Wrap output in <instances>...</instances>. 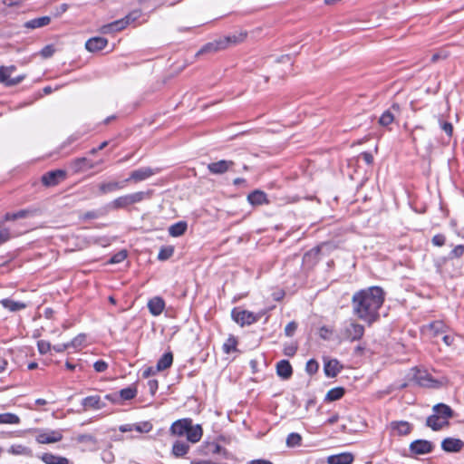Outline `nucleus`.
Segmentation results:
<instances>
[{
  "mask_svg": "<svg viewBox=\"0 0 464 464\" xmlns=\"http://www.w3.org/2000/svg\"><path fill=\"white\" fill-rule=\"evenodd\" d=\"M384 301V291L371 286L354 293L352 298L353 313L358 318L372 324L379 318V309Z\"/></svg>",
  "mask_w": 464,
  "mask_h": 464,
  "instance_id": "1",
  "label": "nucleus"
},
{
  "mask_svg": "<svg viewBox=\"0 0 464 464\" xmlns=\"http://www.w3.org/2000/svg\"><path fill=\"white\" fill-rule=\"evenodd\" d=\"M169 433L178 437L186 436L188 441L197 443L202 438L203 430L199 424L193 425L191 419L184 418L179 419L171 424Z\"/></svg>",
  "mask_w": 464,
  "mask_h": 464,
  "instance_id": "2",
  "label": "nucleus"
},
{
  "mask_svg": "<svg viewBox=\"0 0 464 464\" xmlns=\"http://www.w3.org/2000/svg\"><path fill=\"white\" fill-rule=\"evenodd\" d=\"M232 319L238 324L240 326L250 325L257 322L261 315L256 314L247 310H241L238 307H235L231 312Z\"/></svg>",
  "mask_w": 464,
  "mask_h": 464,
  "instance_id": "3",
  "label": "nucleus"
},
{
  "mask_svg": "<svg viewBox=\"0 0 464 464\" xmlns=\"http://www.w3.org/2000/svg\"><path fill=\"white\" fill-rule=\"evenodd\" d=\"M363 334L364 326L353 321L345 324L343 333V337L351 342L360 340Z\"/></svg>",
  "mask_w": 464,
  "mask_h": 464,
  "instance_id": "4",
  "label": "nucleus"
},
{
  "mask_svg": "<svg viewBox=\"0 0 464 464\" xmlns=\"http://www.w3.org/2000/svg\"><path fill=\"white\" fill-rule=\"evenodd\" d=\"M66 177V172L63 169H54L46 172L42 177V182L46 187L58 185Z\"/></svg>",
  "mask_w": 464,
  "mask_h": 464,
  "instance_id": "5",
  "label": "nucleus"
},
{
  "mask_svg": "<svg viewBox=\"0 0 464 464\" xmlns=\"http://www.w3.org/2000/svg\"><path fill=\"white\" fill-rule=\"evenodd\" d=\"M434 445L426 440H416L410 444V451L415 455H423L431 452Z\"/></svg>",
  "mask_w": 464,
  "mask_h": 464,
  "instance_id": "6",
  "label": "nucleus"
},
{
  "mask_svg": "<svg viewBox=\"0 0 464 464\" xmlns=\"http://www.w3.org/2000/svg\"><path fill=\"white\" fill-rule=\"evenodd\" d=\"M156 173L157 171L150 167L140 168L131 171L130 177L125 179V182L128 183L131 180L134 182H140L149 179Z\"/></svg>",
  "mask_w": 464,
  "mask_h": 464,
  "instance_id": "7",
  "label": "nucleus"
},
{
  "mask_svg": "<svg viewBox=\"0 0 464 464\" xmlns=\"http://www.w3.org/2000/svg\"><path fill=\"white\" fill-rule=\"evenodd\" d=\"M235 162L232 160H220L216 162H211L208 165V169L211 174L221 175L228 171Z\"/></svg>",
  "mask_w": 464,
  "mask_h": 464,
  "instance_id": "8",
  "label": "nucleus"
},
{
  "mask_svg": "<svg viewBox=\"0 0 464 464\" xmlns=\"http://www.w3.org/2000/svg\"><path fill=\"white\" fill-rule=\"evenodd\" d=\"M126 182L123 181H106L98 185V195H107L121 190L125 188Z\"/></svg>",
  "mask_w": 464,
  "mask_h": 464,
  "instance_id": "9",
  "label": "nucleus"
},
{
  "mask_svg": "<svg viewBox=\"0 0 464 464\" xmlns=\"http://www.w3.org/2000/svg\"><path fill=\"white\" fill-rule=\"evenodd\" d=\"M412 381H414L418 385L422 387H435L437 381L432 379V377L426 372L416 370L412 376Z\"/></svg>",
  "mask_w": 464,
  "mask_h": 464,
  "instance_id": "10",
  "label": "nucleus"
},
{
  "mask_svg": "<svg viewBox=\"0 0 464 464\" xmlns=\"http://www.w3.org/2000/svg\"><path fill=\"white\" fill-rule=\"evenodd\" d=\"M464 448V441L456 438H446L441 441V449L446 452H459Z\"/></svg>",
  "mask_w": 464,
  "mask_h": 464,
  "instance_id": "11",
  "label": "nucleus"
},
{
  "mask_svg": "<svg viewBox=\"0 0 464 464\" xmlns=\"http://www.w3.org/2000/svg\"><path fill=\"white\" fill-rule=\"evenodd\" d=\"M390 428L392 435L404 436L408 435L412 430V425L405 420H395L392 421Z\"/></svg>",
  "mask_w": 464,
  "mask_h": 464,
  "instance_id": "12",
  "label": "nucleus"
},
{
  "mask_svg": "<svg viewBox=\"0 0 464 464\" xmlns=\"http://www.w3.org/2000/svg\"><path fill=\"white\" fill-rule=\"evenodd\" d=\"M247 201L252 206H261L265 204H269V200L267 198V195L260 189H256L248 194Z\"/></svg>",
  "mask_w": 464,
  "mask_h": 464,
  "instance_id": "13",
  "label": "nucleus"
},
{
  "mask_svg": "<svg viewBox=\"0 0 464 464\" xmlns=\"http://www.w3.org/2000/svg\"><path fill=\"white\" fill-rule=\"evenodd\" d=\"M107 44H108V40L106 38H103L101 36H96V37L90 38L85 43V48L89 52L94 53V52H98V51H101L103 48H105Z\"/></svg>",
  "mask_w": 464,
  "mask_h": 464,
  "instance_id": "14",
  "label": "nucleus"
},
{
  "mask_svg": "<svg viewBox=\"0 0 464 464\" xmlns=\"http://www.w3.org/2000/svg\"><path fill=\"white\" fill-rule=\"evenodd\" d=\"M37 213H38V210L35 208L21 209L15 213H6L5 215L4 220L11 221V220H16V219H20V218H33V217L36 216Z\"/></svg>",
  "mask_w": 464,
  "mask_h": 464,
  "instance_id": "15",
  "label": "nucleus"
},
{
  "mask_svg": "<svg viewBox=\"0 0 464 464\" xmlns=\"http://www.w3.org/2000/svg\"><path fill=\"white\" fill-rule=\"evenodd\" d=\"M449 424H450L449 420L440 419V417L438 416L434 412H433V414H431L430 416H429L426 419V423H425V425L427 427L430 428L434 431L440 430L441 429H443L445 426H448Z\"/></svg>",
  "mask_w": 464,
  "mask_h": 464,
  "instance_id": "16",
  "label": "nucleus"
},
{
  "mask_svg": "<svg viewBox=\"0 0 464 464\" xmlns=\"http://www.w3.org/2000/svg\"><path fill=\"white\" fill-rule=\"evenodd\" d=\"M354 457L350 452L331 455L327 458L328 464H352Z\"/></svg>",
  "mask_w": 464,
  "mask_h": 464,
  "instance_id": "17",
  "label": "nucleus"
},
{
  "mask_svg": "<svg viewBox=\"0 0 464 464\" xmlns=\"http://www.w3.org/2000/svg\"><path fill=\"white\" fill-rule=\"evenodd\" d=\"M276 373L284 380H288L293 375V368L289 361L281 360L276 363Z\"/></svg>",
  "mask_w": 464,
  "mask_h": 464,
  "instance_id": "18",
  "label": "nucleus"
},
{
  "mask_svg": "<svg viewBox=\"0 0 464 464\" xmlns=\"http://www.w3.org/2000/svg\"><path fill=\"white\" fill-rule=\"evenodd\" d=\"M342 365L336 359L324 362V372L328 378L335 377L342 370Z\"/></svg>",
  "mask_w": 464,
  "mask_h": 464,
  "instance_id": "19",
  "label": "nucleus"
},
{
  "mask_svg": "<svg viewBox=\"0 0 464 464\" xmlns=\"http://www.w3.org/2000/svg\"><path fill=\"white\" fill-rule=\"evenodd\" d=\"M223 50L222 48V43H220V40H215L213 42H209L206 44H204L195 54L196 57H198L203 54L207 53H214L218 51Z\"/></svg>",
  "mask_w": 464,
  "mask_h": 464,
  "instance_id": "20",
  "label": "nucleus"
},
{
  "mask_svg": "<svg viewBox=\"0 0 464 464\" xmlns=\"http://www.w3.org/2000/svg\"><path fill=\"white\" fill-rule=\"evenodd\" d=\"M63 439V435L60 431L52 430L47 433H42L37 436L36 440L41 444H50L58 442Z\"/></svg>",
  "mask_w": 464,
  "mask_h": 464,
  "instance_id": "21",
  "label": "nucleus"
},
{
  "mask_svg": "<svg viewBox=\"0 0 464 464\" xmlns=\"http://www.w3.org/2000/svg\"><path fill=\"white\" fill-rule=\"evenodd\" d=\"M165 307V302L161 297L156 296L149 300L148 308L150 313L154 315H160Z\"/></svg>",
  "mask_w": 464,
  "mask_h": 464,
  "instance_id": "22",
  "label": "nucleus"
},
{
  "mask_svg": "<svg viewBox=\"0 0 464 464\" xmlns=\"http://www.w3.org/2000/svg\"><path fill=\"white\" fill-rule=\"evenodd\" d=\"M432 411L442 420H449L454 415L453 410L445 403H437L432 407Z\"/></svg>",
  "mask_w": 464,
  "mask_h": 464,
  "instance_id": "23",
  "label": "nucleus"
},
{
  "mask_svg": "<svg viewBox=\"0 0 464 464\" xmlns=\"http://www.w3.org/2000/svg\"><path fill=\"white\" fill-rule=\"evenodd\" d=\"M246 37V33H240L238 34H231L225 36L223 38H219L220 43H222L223 50L227 48L230 45H235L239 43H242Z\"/></svg>",
  "mask_w": 464,
  "mask_h": 464,
  "instance_id": "24",
  "label": "nucleus"
},
{
  "mask_svg": "<svg viewBox=\"0 0 464 464\" xmlns=\"http://www.w3.org/2000/svg\"><path fill=\"white\" fill-rule=\"evenodd\" d=\"M426 331L432 336L437 337L444 334L447 331V326L442 321H435L426 326Z\"/></svg>",
  "mask_w": 464,
  "mask_h": 464,
  "instance_id": "25",
  "label": "nucleus"
},
{
  "mask_svg": "<svg viewBox=\"0 0 464 464\" xmlns=\"http://www.w3.org/2000/svg\"><path fill=\"white\" fill-rule=\"evenodd\" d=\"M50 22H51L50 16H42V17H38V18H34V19H32L29 21H26L24 24V27L30 29V30H34L36 28H41V27L46 26L50 24Z\"/></svg>",
  "mask_w": 464,
  "mask_h": 464,
  "instance_id": "26",
  "label": "nucleus"
},
{
  "mask_svg": "<svg viewBox=\"0 0 464 464\" xmlns=\"http://www.w3.org/2000/svg\"><path fill=\"white\" fill-rule=\"evenodd\" d=\"M392 111H399L400 106L398 104H393L390 109L385 111L379 119V123L382 126H388L394 121V114Z\"/></svg>",
  "mask_w": 464,
  "mask_h": 464,
  "instance_id": "27",
  "label": "nucleus"
},
{
  "mask_svg": "<svg viewBox=\"0 0 464 464\" xmlns=\"http://www.w3.org/2000/svg\"><path fill=\"white\" fill-rule=\"evenodd\" d=\"M0 304L11 312H17L24 309L27 305L24 302L14 301L10 298H5L0 301Z\"/></svg>",
  "mask_w": 464,
  "mask_h": 464,
  "instance_id": "28",
  "label": "nucleus"
},
{
  "mask_svg": "<svg viewBox=\"0 0 464 464\" xmlns=\"http://www.w3.org/2000/svg\"><path fill=\"white\" fill-rule=\"evenodd\" d=\"M188 450L189 445L187 442L182 440H176L173 443L171 453L176 458H181L188 452Z\"/></svg>",
  "mask_w": 464,
  "mask_h": 464,
  "instance_id": "29",
  "label": "nucleus"
},
{
  "mask_svg": "<svg viewBox=\"0 0 464 464\" xmlns=\"http://www.w3.org/2000/svg\"><path fill=\"white\" fill-rule=\"evenodd\" d=\"M129 206H130V203L128 194L118 197L108 204V208L113 210L127 208Z\"/></svg>",
  "mask_w": 464,
  "mask_h": 464,
  "instance_id": "30",
  "label": "nucleus"
},
{
  "mask_svg": "<svg viewBox=\"0 0 464 464\" xmlns=\"http://www.w3.org/2000/svg\"><path fill=\"white\" fill-rule=\"evenodd\" d=\"M41 459L45 464H69V459L65 457L56 456L52 453H44Z\"/></svg>",
  "mask_w": 464,
  "mask_h": 464,
  "instance_id": "31",
  "label": "nucleus"
},
{
  "mask_svg": "<svg viewBox=\"0 0 464 464\" xmlns=\"http://www.w3.org/2000/svg\"><path fill=\"white\" fill-rule=\"evenodd\" d=\"M188 228L186 221H179L169 227V234L173 237L182 236Z\"/></svg>",
  "mask_w": 464,
  "mask_h": 464,
  "instance_id": "32",
  "label": "nucleus"
},
{
  "mask_svg": "<svg viewBox=\"0 0 464 464\" xmlns=\"http://www.w3.org/2000/svg\"><path fill=\"white\" fill-rule=\"evenodd\" d=\"M82 405L85 409H101L104 406V404L101 401V397L97 395L85 397L82 401Z\"/></svg>",
  "mask_w": 464,
  "mask_h": 464,
  "instance_id": "33",
  "label": "nucleus"
},
{
  "mask_svg": "<svg viewBox=\"0 0 464 464\" xmlns=\"http://www.w3.org/2000/svg\"><path fill=\"white\" fill-rule=\"evenodd\" d=\"M121 19L116 20L112 23L105 24L102 27V34H111L123 30L126 26Z\"/></svg>",
  "mask_w": 464,
  "mask_h": 464,
  "instance_id": "34",
  "label": "nucleus"
},
{
  "mask_svg": "<svg viewBox=\"0 0 464 464\" xmlns=\"http://www.w3.org/2000/svg\"><path fill=\"white\" fill-rule=\"evenodd\" d=\"M173 362V354L171 352L165 353L157 362V370L164 371L169 368Z\"/></svg>",
  "mask_w": 464,
  "mask_h": 464,
  "instance_id": "35",
  "label": "nucleus"
},
{
  "mask_svg": "<svg viewBox=\"0 0 464 464\" xmlns=\"http://www.w3.org/2000/svg\"><path fill=\"white\" fill-rule=\"evenodd\" d=\"M136 395L137 388L134 385L128 386L118 392V397H120L121 401L131 400Z\"/></svg>",
  "mask_w": 464,
  "mask_h": 464,
  "instance_id": "36",
  "label": "nucleus"
},
{
  "mask_svg": "<svg viewBox=\"0 0 464 464\" xmlns=\"http://www.w3.org/2000/svg\"><path fill=\"white\" fill-rule=\"evenodd\" d=\"M345 393V390L343 387H335L328 391L325 396V401H334L340 400Z\"/></svg>",
  "mask_w": 464,
  "mask_h": 464,
  "instance_id": "37",
  "label": "nucleus"
},
{
  "mask_svg": "<svg viewBox=\"0 0 464 464\" xmlns=\"http://www.w3.org/2000/svg\"><path fill=\"white\" fill-rule=\"evenodd\" d=\"M150 191H138L131 194H128L130 205L141 202L145 198H150Z\"/></svg>",
  "mask_w": 464,
  "mask_h": 464,
  "instance_id": "38",
  "label": "nucleus"
},
{
  "mask_svg": "<svg viewBox=\"0 0 464 464\" xmlns=\"http://www.w3.org/2000/svg\"><path fill=\"white\" fill-rule=\"evenodd\" d=\"M464 255V246L458 245L456 246L446 257L441 258L442 263H445L447 260H452L455 258H460Z\"/></svg>",
  "mask_w": 464,
  "mask_h": 464,
  "instance_id": "39",
  "label": "nucleus"
},
{
  "mask_svg": "<svg viewBox=\"0 0 464 464\" xmlns=\"http://www.w3.org/2000/svg\"><path fill=\"white\" fill-rule=\"evenodd\" d=\"M20 418L14 413H2L0 414V424H18Z\"/></svg>",
  "mask_w": 464,
  "mask_h": 464,
  "instance_id": "40",
  "label": "nucleus"
},
{
  "mask_svg": "<svg viewBox=\"0 0 464 464\" xmlns=\"http://www.w3.org/2000/svg\"><path fill=\"white\" fill-rule=\"evenodd\" d=\"M75 171H80L83 168L92 169L94 164L86 158H78L73 162Z\"/></svg>",
  "mask_w": 464,
  "mask_h": 464,
  "instance_id": "41",
  "label": "nucleus"
},
{
  "mask_svg": "<svg viewBox=\"0 0 464 464\" xmlns=\"http://www.w3.org/2000/svg\"><path fill=\"white\" fill-rule=\"evenodd\" d=\"M320 246H316L307 251L303 257V261L304 263L314 262L316 263L318 261V255L320 253Z\"/></svg>",
  "mask_w": 464,
  "mask_h": 464,
  "instance_id": "42",
  "label": "nucleus"
},
{
  "mask_svg": "<svg viewBox=\"0 0 464 464\" xmlns=\"http://www.w3.org/2000/svg\"><path fill=\"white\" fill-rule=\"evenodd\" d=\"M302 442V436L299 433L292 432L286 438V446L295 448L300 446Z\"/></svg>",
  "mask_w": 464,
  "mask_h": 464,
  "instance_id": "43",
  "label": "nucleus"
},
{
  "mask_svg": "<svg viewBox=\"0 0 464 464\" xmlns=\"http://www.w3.org/2000/svg\"><path fill=\"white\" fill-rule=\"evenodd\" d=\"M174 247L172 246H162L158 254V259L160 261H165L170 258L173 256Z\"/></svg>",
  "mask_w": 464,
  "mask_h": 464,
  "instance_id": "44",
  "label": "nucleus"
},
{
  "mask_svg": "<svg viewBox=\"0 0 464 464\" xmlns=\"http://www.w3.org/2000/svg\"><path fill=\"white\" fill-rule=\"evenodd\" d=\"M141 15V11L140 9L133 10L130 12L125 17L121 18L125 26L130 24L131 23L136 22Z\"/></svg>",
  "mask_w": 464,
  "mask_h": 464,
  "instance_id": "45",
  "label": "nucleus"
},
{
  "mask_svg": "<svg viewBox=\"0 0 464 464\" xmlns=\"http://www.w3.org/2000/svg\"><path fill=\"white\" fill-rule=\"evenodd\" d=\"M206 454L213 453V454H220V453H226V450L222 448L219 444L215 442H209L206 446Z\"/></svg>",
  "mask_w": 464,
  "mask_h": 464,
  "instance_id": "46",
  "label": "nucleus"
},
{
  "mask_svg": "<svg viewBox=\"0 0 464 464\" xmlns=\"http://www.w3.org/2000/svg\"><path fill=\"white\" fill-rule=\"evenodd\" d=\"M237 341L236 337L230 336L223 344V351L225 353H230L237 350Z\"/></svg>",
  "mask_w": 464,
  "mask_h": 464,
  "instance_id": "47",
  "label": "nucleus"
},
{
  "mask_svg": "<svg viewBox=\"0 0 464 464\" xmlns=\"http://www.w3.org/2000/svg\"><path fill=\"white\" fill-rule=\"evenodd\" d=\"M9 452L14 455H27L30 450L23 445H12L9 449Z\"/></svg>",
  "mask_w": 464,
  "mask_h": 464,
  "instance_id": "48",
  "label": "nucleus"
},
{
  "mask_svg": "<svg viewBox=\"0 0 464 464\" xmlns=\"http://www.w3.org/2000/svg\"><path fill=\"white\" fill-rule=\"evenodd\" d=\"M319 369V364L314 359H310L305 365V371L308 374H314Z\"/></svg>",
  "mask_w": 464,
  "mask_h": 464,
  "instance_id": "49",
  "label": "nucleus"
},
{
  "mask_svg": "<svg viewBox=\"0 0 464 464\" xmlns=\"http://www.w3.org/2000/svg\"><path fill=\"white\" fill-rule=\"evenodd\" d=\"M76 440L79 443L96 444L97 442L96 438L91 434H81L76 438Z\"/></svg>",
  "mask_w": 464,
  "mask_h": 464,
  "instance_id": "50",
  "label": "nucleus"
},
{
  "mask_svg": "<svg viewBox=\"0 0 464 464\" xmlns=\"http://www.w3.org/2000/svg\"><path fill=\"white\" fill-rule=\"evenodd\" d=\"M126 257H127V252L125 250H121L111 257L110 263L111 264H119V263H121L122 261H124L126 259Z\"/></svg>",
  "mask_w": 464,
  "mask_h": 464,
  "instance_id": "51",
  "label": "nucleus"
},
{
  "mask_svg": "<svg viewBox=\"0 0 464 464\" xmlns=\"http://www.w3.org/2000/svg\"><path fill=\"white\" fill-rule=\"evenodd\" d=\"M134 429L139 432H150L152 430V424L145 421L142 423L135 424Z\"/></svg>",
  "mask_w": 464,
  "mask_h": 464,
  "instance_id": "52",
  "label": "nucleus"
},
{
  "mask_svg": "<svg viewBox=\"0 0 464 464\" xmlns=\"http://www.w3.org/2000/svg\"><path fill=\"white\" fill-rule=\"evenodd\" d=\"M37 347L41 354L47 353L52 348L51 343L44 340H41L37 343Z\"/></svg>",
  "mask_w": 464,
  "mask_h": 464,
  "instance_id": "53",
  "label": "nucleus"
},
{
  "mask_svg": "<svg viewBox=\"0 0 464 464\" xmlns=\"http://www.w3.org/2000/svg\"><path fill=\"white\" fill-rule=\"evenodd\" d=\"M296 329H297V324L295 321H292V322L288 323L286 324V326L285 327V334L287 337H292L295 334Z\"/></svg>",
  "mask_w": 464,
  "mask_h": 464,
  "instance_id": "54",
  "label": "nucleus"
},
{
  "mask_svg": "<svg viewBox=\"0 0 464 464\" xmlns=\"http://www.w3.org/2000/svg\"><path fill=\"white\" fill-rule=\"evenodd\" d=\"M55 49L53 44L45 45L40 52L44 58H50L53 55Z\"/></svg>",
  "mask_w": 464,
  "mask_h": 464,
  "instance_id": "55",
  "label": "nucleus"
},
{
  "mask_svg": "<svg viewBox=\"0 0 464 464\" xmlns=\"http://www.w3.org/2000/svg\"><path fill=\"white\" fill-rule=\"evenodd\" d=\"M431 243L436 246H442L446 243V237L443 234H437L431 238Z\"/></svg>",
  "mask_w": 464,
  "mask_h": 464,
  "instance_id": "56",
  "label": "nucleus"
},
{
  "mask_svg": "<svg viewBox=\"0 0 464 464\" xmlns=\"http://www.w3.org/2000/svg\"><path fill=\"white\" fill-rule=\"evenodd\" d=\"M439 123H440L441 130H443L445 131V133L450 137L453 133L452 124L448 121H443L440 119L439 120Z\"/></svg>",
  "mask_w": 464,
  "mask_h": 464,
  "instance_id": "57",
  "label": "nucleus"
},
{
  "mask_svg": "<svg viewBox=\"0 0 464 464\" xmlns=\"http://www.w3.org/2000/svg\"><path fill=\"white\" fill-rule=\"evenodd\" d=\"M24 78H25L24 74L18 75V76H16L14 78H11V76H8V81H6V86L7 87H12V86L17 85Z\"/></svg>",
  "mask_w": 464,
  "mask_h": 464,
  "instance_id": "58",
  "label": "nucleus"
},
{
  "mask_svg": "<svg viewBox=\"0 0 464 464\" xmlns=\"http://www.w3.org/2000/svg\"><path fill=\"white\" fill-rule=\"evenodd\" d=\"M93 367L97 372H103L107 370L108 363L103 360H99L94 362Z\"/></svg>",
  "mask_w": 464,
  "mask_h": 464,
  "instance_id": "59",
  "label": "nucleus"
},
{
  "mask_svg": "<svg viewBox=\"0 0 464 464\" xmlns=\"http://www.w3.org/2000/svg\"><path fill=\"white\" fill-rule=\"evenodd\" d=\"M333 331L327 326H322L319 330V335L324 340H329Z\"/></svg>",
  "mask_w": 464,
  "mask_h": 464,
  "instance_id": "60",
  "label": "nucleus"
},
{
  "mask_svg": "<svg viewBox=\"0 0 464 464\" xmlns=\"http://www.w3.org/2000/svg\"><path fill=\"white\" fill-rule=\"evenodd\" d=\"M84 339H85V336L83 334H80V335L76 336L75 338H73L70 343H68V344H70V347L76 348V347L82 345Z\"/></svg>",
  "mask_w": 464,
  "mask_h": 464,
  "instance_id": "61",
  "label": "nucleus"
},
{
  "mask_svg": "<svg viewBox=\"0 0 464 464\" xmlns=\"http://www.w3.org/2000/svg\"><path fill=\"white\" fill-rule=\"evenodd\" d=\"M149 390L151 395H154L159 388V382L157 380H150L148 382Z\"/></svg>",
  "mask_w": 464,
  "mask_h": 464,
  "instance_id": "62",
  "label": "nucleus"
},
{
  "mask_svg": "<svg viewBox=\"0 0 464 464\" xmlns=\"http://www.w3.org/2000/svg\"><path fill=\"white\" fill-rule=\"evenodd\" d=\"M297 347L295 345H286L284 348V354L288 357H293L296 353Z\"/></svg>",
  "mask_w": 464,
  "mask_h": 464,
  "instance_id": "63",
  "label": "nucleus"
},
{
  "mask_svg": "<svg viewBox=\"0 0 464 464\" xmlns=\"http://www.w3.org/2000/svg\"><path fill=\"white\" fill-rule=\"evenodd\" d=\"M10 239V232L8 229L4 228L0 230V245L5 243Z\"/></svg>",
  "mask_w": 464,
  "mask_h": 464,
  "instance_id": "64",
  "label": "nucleus"
}]
</instances>
